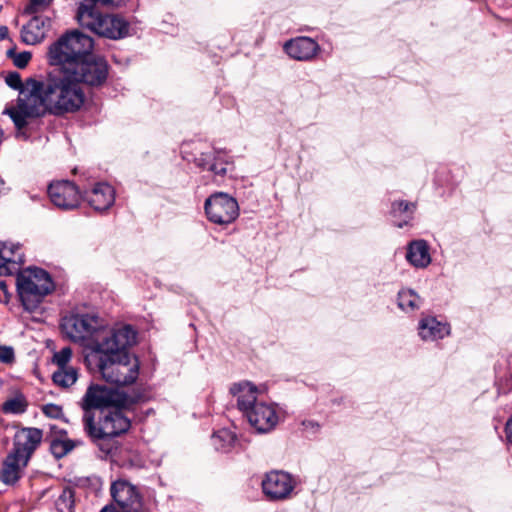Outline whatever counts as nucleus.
<instances>
[{
    "instance_id": "obj_24",
    "label": "nucleus",
    "mask_w": 512,
    "mask_h": 512,
    "mask_svg": "<svg viewBox=\"0 0 512 512\" xmlns=\"http://www.w3.org/2000/svg\"><path fill=\"white\" fill-rule=\"evenodd\" d=\"M406 258L415 267L424 268L428 266L431 262V257L426 241H412L408 246Z\"/></svg>"
},
{
    "instance_id": "obj_33",
    "label": "nucleus",
    "mask_w": 512,
    "mask_h": 512,
    "mask_svg": "<svg viewBox=\"0 0 512 512\" xmlns=\"http://www.w3.org/2000/svg\"><path fill=\"white\" fill-rule=\"evenodd\" d=\"M7 55L13 60L14 65L20 69L25 68L31 60V53L27 51L16 53L13 49H10L7 51Z\"/></svg>"
},
{
    "instance_id": "obj_36",
    "label": "nucleus",
    "mask_w": 512,
    "mask_h": 512,
    "mask_svg": "<svg viewBox=\"0 0 512 512\" xmlns=\"http://www.w3.org/2000/svg\"><path fill=\"white\" fill-rule=\"evenodd\" d=\"M14 358V349L11 346L0 345V362L9 364Z\"/></svg>"
},
{
    "instance_id": "obj_21",
    "label": "nucleus",
    "mask_w": 512,
    "mask_h": 512,
    "mask_svg": "<svg viewBox=\"0 0 512 512\" xmlns=\"http://www.w3.org/2000/svg\"><path fill=\"white\" fill-rule=\"evenodd\" d=\"M231 392L237 397L238 408L245 414L253 409L256 404L261 402L258 400L259 389L250 382H242L234 384Z\"/></svg>"
},
{
    "instance_id": "obj_44",
    "label": "nucleus",
    "mask_w": 512,
    "mask_h": 512,
    "mask_svg": "<svg viewBox=\"0 0 512 512\" xmlns=\"http://www.w3.org/2000/svg\"><path fill=\"white\" fill-rule=\"evenodd\" d=\"M4 188V181L0 178V192L3 190Z\"/></svg>"
},
{
    "instance_id": "obj_31",
    "label": "nucleus",
    "mask_w": 512,
    "mask_h": 512,
    "mask_svg": "<svg viewBox=\"0 0 512 512\" xmlns=\"http://www.w3.org/2000/svg\"><path fill=\"white\" fill-rule=\"evenodd\" d=\"M27 403L26 401L21 397H16L7 400L3 404V412L4 413H11V414H20L26 411Z\"/></svg>"
},
{
    "instance_id": "obj_13",
    "label": "nucleus",
    "mask_w": 512,
    "mask_h": 512,
    "mask_svg": "<svg viewBox=\"0 0 512 512\" xmlns=\"http://www.w3.org/2000/svg\"><path fill=\"white\" fill-rule=\"evenodd\" d=\"M48 195L51 202L63 210H71L78 207L81 199L77 186L68 180L51 183L48 187Z\"/></svg>"
},
{
    "instance_id": "obj_19",
    "label": "nucleus",
    "mask_w": 512,
    "mask_h": 512,
    "mask_svg": "<svg viewBox=\"0 0 512 512\" xmlns=\"http://www.w3.org/2000/svg\"><path fill=\"white\" fill-rule=\"evenodd\" d=\"M24 256L17 244L0 245V276L12 275L19 271Z\"/></svg>"
},
{
    "instance_id": "obj_14",
    "label": "nucleus",
    "mask_w": 512,
    "mask_h": 512,
    "mask_svg": "<svg viewBox=\"0 0 512 512\" xmlns=\"http://www.w3.org/2000/svg\"><path fill=\"white\" fill-rule=\"evenodd\" d=\"M295 487V481L290 474L282 471L267 473L262 481L264 494L270 500L287 499Z\"/></svg>"
},
{
    "instance_id": "obj_38",
    "label": "nucleus",
    "mask_w": 512,
    "mask_h": 512,
    "mask_svg": "<svg viewBox=\"0 0 512 512\" xmlns=\"http://www.w3.org/2000/svg\"><path fill=\"white\" fill-rule=\"evenodd\" d=\"M6 83L11 87V88H14V89H19L22 87V83H21V78L19 76L18 73L14 72V73H10L7 77H6Z\"/></svg>"
},
{
    "instance_id": "obj_27",
    "label": "nucleus",
    "mask_w": 512,
    "mask_h": 512,
    "mask_svg": "<svg viewBox=\"0 0 512 512\" xmlns=\"http://www.w3.org/2000/svg\"><path fill=\"white\" fill-rule=\"evenodd\" d=\"M78 378V371L74 367H64L58 368L57 371L53 373V381L56 385L68 388L72 386Z\"/></svg>"
},
{
    "instance_id": "obj_26",
    "label": "nucleus",
    "mask_w": 512,
    "mask_h": 512,
    "mask_svg": "<svg viewBox=\"0 0 512 512\" xmlns=\"http://www.w3.org/2000/svg\"><path fill=\"white\" fill-rule=\"evenodd\" d=\"M236 442L235 434L228 429H221L212 436V444L216 450L228 452Z\"/></svg>"
},
{
    "instance_id": "obj_4",
    "label": "nucleus",
    "mask_w": 512,
    "mask_h": 512,
    "mask_svg": "<svg viewBox=\"0 0 512 512\" xmlns=\"http://www.w3.org/2000/svg\"><path fill=\"white\" fill-rule=\"evenodd\" d=\"M76 18L82 27L100 37L117 40L128 35L129 23L118 15L101 13L93 0L80 2Z\"/></svg>"
},
{
    "instance_id": "obj_40",
    "label": "nucleus",
    "mask_w": 512,
    "mask_h": 512,
    "mask_svg": "<svg viewBox=\"0 0 512 512\" xmlns=\"http://www.w3.org/2000/svg\"><path fill=\"white\" fill-rule=\"evenodd\" d=\"M507 440L512 443V418L506 424Z\"/></svg>"
},
{
    "instance_id": "obj_29",
    "label": "nucleus",
    "mask_w": 512,
    "mask_h": 512,
    "mask_svg": "<svg viewBox=\"0 0 512 512\" xmlns=\"http://www.w3.org/2000/svg\"><path fill=\"white\" fill-rule=\"evenodd\" d=\"M56 509L59 512H73L74 493L71 489H64L55 502Z\"/></svg>"
},
{
    "instance_id": "obj_42",
    "label": "nucleus",
    "mask_w": 512,
    "mask_h": 512,
    "mask_svg": "<svg viewBox=\"0 0 512 512\" xmlns=\"http://www.w3.org/2000/svg\"><path fill=\"white\" fill-rule=\"evenodd\" d=\"M8 30L6 27H1L0 28V37L3 38L5 37V35L7 34Z\"/></svg>"
},
{
    "instance_id": "obj_25",
    "label": "nucleus",
    "mask_w": 512,
    "mask_h": 512,
    "mask_svg": "<svg viewBox=\"0 0 512 512\" xmlns=\"http://www.w3.org/2000/svg\"><path fill=\"white\" fill-rule=\"evenodd\" d=\"M51 430L53 435L50 441V450L55 458L60 459L75 448L76 442L68 439L66 432L62 430H56L55 427H51Z\"/></svg>"
},
{
    "instance_id": "obj_7",
    "label": "nucleus",
    "mask_w": 512,
    "mask_h": 512,
    "mask_svg": "<svg viewBox=\"0 0 512 512\" xmlns=\"http://www.w3.org/2000/svg\"><path fill=\"white\" fill-rule=\"evenodd\" d=\"M94 46L93 39L77 30L61 37L49 48V58L52 64L67 68L68 63L81 61L91 55Z\"/></svg>"
},
{
    "instance_id": "obj_39",
    "label": "nucleus",
    "mask_w": 512,
    "mask_h": 512,
    "mask_svg": "<svg viewBox=\"0 0 512 512\" xmlns=\"http://www.w3.org/2000/svg\"><path fill=\"white\" fill-rule=\"evenodd\" d=\"M410 207H414V205L406 201L394 202L392 204V213L396 215L397 212H407Z\"/></svg>"
},
{
    "instance_id": "obj_6",
    "label": "nucleus",
    "mask_w": 512,
    "mask_h": 512,
    "mask_svg": "<svg viewBox=\"0 0 512 512\" xmlns=\"http://www.w3.org/2000/svg\"><path fill=\"white\" fill-rule=\"evenodd\" d=\"M16 284L22 305L27 311H34L54 288L50 275L40 268L21 271Z\"/></svg>"
},
{
    "instance_id": "obj_43",
    "label": "nucleus",
    "mask_w": 512,
    "mask_h": 512,
    "mask_svg": "<svg viewBox=\"0 0 512 512\" xmlns=\"http://www.w3.org/2000/svg\"><path fill=\"white\" fill-rule=\"evenodd\" d=\"M100 512H114V510L110 509L109 507H104Z\"/></svg>"
},
{
    "instance_id": "obj_3",
    "label": "nucleus",
    "mask_w": 512,
    "mask_h": 512,
    "mask_svg": "<svg viewBox=\"0 0 512 512\" xmlns=\"http://www.w3.org/2000/svg\"><path fill=\"white\" fill-rule=\"evenodd\" d=\"M121 325L108 328L104 327L101 319L94 314H73L62 319L61 328L63 333L72 341L82 344L89 354L93 356L98 350L93 346L100 343L111 334H117Z\"/></svg>"
},
{
    "instance_id": "obj_10",
    "label": "nucleus",
    "mask_w": 512,
    "mask_h": 512,
    "mask_svg": "<svg viewBox=\"0 0 512 512\" xmlns=\"http://www.w3.org/2000/svg\"><path fill=\"white\" fill-rule=\"evenodd\" d=\"M67 71L73 72V78L78 81L80 85L89 86L102 85L108 76V64L102 57L90 55L89 57L78 61L68 63Z\"/></svg>"
},
{
    "instance_id": "obj_20",
    "label": "nucleus",
    "mask_w": 512,
    "mask_h": 512,
    "mask_svg": "<svg viewBox=\"0 0 512 512\" xmlns=\"http://www.w3.org/2000/svg\"><path fill=\"white\" fill-rule=\"evenodd\" d=\"M50 26V18L35 16L21 30L23 42L35 45L42 42Z\"/></svg>"
},
{
    "instance_id": "obj_32",
    "label": "nucleus",
    "mask_w": 512,
    "mask_h": 512,
    "mask_svg": "<svg viewBox=\"0 0 512 512\" xmlns=\"http://www.w3.org/2000/svg\"><path fill=\"white\" fill-rule=\"evenodd\" d=\"M52 2L53 0H30L24 9V13L31 15L43 12L51 6Z\"/></svg>"
},
{
    "instance_id": "obj_41",
    "label": "nucleus",
    "mask_w": 512,
    "mask_h": 512,
    "mask_svg": "<svg viewBox=\"0 0 512 512\" xmlns=\"http://www.w3.org/2000/svg\"><path fill=\"white\" fill-rule=\"evenodd\" d=\"M0 290H2L4 293H7V284L5 281H0Z\"/></svg>"
},
{
    "instance_id": "obj_34",
    "label": "nucleus",
    "mask_w": 512,
    "mask_h": 512,
    "mask_svg": "<svg viewBox=\"0 0 512 512\" xmlns=\"http://www.w3.org/2000/svg\"><path fill=\"white\" fill-rule=\"evenodd\" d=\"M72 356V350L70 347H64L60 351L54 353L53 362L58 366V368L69 367L68 362L70 361Z\"/></svg>"
},
{
    "instance_id": "obj_37",
    "label": "nucleus",
    "mask_w": 512,
    "mask_h": 512,
    "mask_svg": "<svg viewBox=\"0 0 512 512\" xmlns=\"http://www.w3.org/2000/svg\"><path fill=\"white\" fill-rule=\"evenodd\" d=\"M130 0H93L94 5H102L112 8H119L124 6Z\"/></svg>"
},
{
    "instance_id": "obj_2",
    "label": "nucleus",
    "mask_w": 512,
    "mask_h": 512,
    "mask_svg": "<svg viewBox=\"0 0 512 512\" xmlns=\"http://www.w3.org/2000/svg\"><path fill=\"white\" fill-rule=\"evenodd\" d=\"M42 87L46 93L48 112L51 114L73 113L80 110L85 103L83 86L75 81L71 70L59 68L49 73Z\"/></svg>"
},
{
    "instance_id": "obj_28",
    "label": "nucleus",
    "mask_w": 512,
    "mask_h": 512,
    "mask_svg": "<svg viewBox=\"0 0 512 512\" xmlns=\"http://www.w3.org/2000/svg\"><path fill=\"white\" fill-rule=\"evenodd\" d=\"M421 303V298L411 289H402L398 293V306L402 310H415L418 309Z\"/></svg>"
},
{
    "instance_id": "obj_5",
    "label": "nucleus",
    "mask_w": 512,
    "mask_h": 512,
    "mask_svg": "<svg viewBox=\"0 0 512 512\" xmlns=\"http://www.w3.org/2000/svg\"><path fill=\"white\" fill-rule=\"evenodd\" d=\"M42 85L44 80L29 79L20 90L16 106L6 109V113L18 129L27 125L28 118L39 117L48 111L46 93Z\"/></svg>"
},
{
    "instance_id": "obj_30",
    "label": "nucleus",
    "mask_w": 512,
    "mask_h": 512,
    "mask_svg": "<svg viewBox=\"0 0 512 512\" xmlns=\"http://www.w3.org/2000/svg\"><path fill=\"white\" fill-rule=\"evenodd\" d=\"M197 165L202 167L203 169H208L212 171L216 175L223 176L226 174L227 163L224 162H211L210 156L202 155L200 158L197 159Z\"/></svg>"
},
{
    "instance_id": "obj_1",
    "label": "nucleus",
    "mask_w": 512,
    "mask_h": 512,
    "mask_svg": "<svg viewBox=\"0 0 512 512\" xmlns=\"http://www.w3.org/2000/svg\"><path fill=\"white\" fill-rule=\"evenodd\" d=\"M136 341V332L130 325H121L117 334H111L95 343L98 352L86 356L89 365L94 364L101 377L117 386L133 384L139 376V360L127 349Z\"/></svg>"
},
{
    "instance_id": "obj_15",
    "label": "nucleus",
    "mask_w": 512,
    "mask_h": 512,
    "mask_svg": "<svg viewBox=\"0 0 512 512\" xmlns=\"http://www.w3.org/2000/svg\"><path fill=\"white\" fill-rule=\"evenodd\" d=\"M249 423L258 432L266 433L275 428L279 421V416L276 408L271 403L264 401L259 402L245 413Z\"/></svg>"
},
{
    "instance_id": "obj_35",
    "label": "nucleus",
    "mask_w": 512,
    "mask_h": 512,
    "mask_svg": "<svg viewBox=\"0 0 512 512\" xmlns=\"http://www.w3.org/2000/svg\"><path fill=\"white\" fill-rule=\"evenodd\" d=\"M41 410L47 417L50 418L58 419L63 415L62 407L52 403L43 405Z\"/></svg>"
},
{
    "instance_id": "obj_16",
    "label": "nucleus",
    "mask_w": 512,
    "mask_h": 512,
    "mask_svg": "<svg viewBox=\"0 0 512 512\" xmlns=\"http://www.w3.org/2000/svg\"><path fill=\"white\" fill-rule=\"evenodd\" d=\"M42 437V430L38 428H23L15 434L11 452L29 462Z\"/></svg>"
},
{
    "instance_id": "obj_12",
    "label": "nucleus",
    "mask_w": 512,
    "mask_h": 512,
    "mask_svg": "<svg viewBox=\"0 0 512 512\" xmlns=\"http://www.w3.org/2000/svg\"><path fill=\"white\" fill-rule=\"evenodd\" d=\"M111 496L119 507L118 512H143L142 497L137 488L125 480H117L110 488Z\"/></svg>"
},
{
    "instance_id": "obj_8",
    "label": "nucleus",
    "mask_w": 512,
    "mask_h": 512,
    "mask_svg": "<svg viewBox=\"0 0 512 512\" xmlns=\"http://www.w3.org/2000/svg\"><path fill=\"white\" fill-rule=\"evenodd\" d=\"M135 403L127 394L107 388L104 385H90L81 400V407L84 411L83 416L87 414L94 415L93 409L106 408H130Z\"/></svg>"
},
{
    "instance_id": "obj_17",
    "label": "nucleus",
    "mask_w": 512,
    "mask_h": 512,
    "mask_svg": "<svg viewBox=\"0 0 512 512\" xmlns=\"http://www.w3.org/2000/svg\"><path fill=\"white\" fill-rule=\"evenodd\" d=\"M286 53L299 61L311 60L319 52L318 43L309 37H297L285 43Z\"/></svg>"
},
{
    "instance_id": "obj_9",
    "label": "nucleus",
    "mask_w": 512,
    "mask_h": 512,
    "mask_svg": "<svg viewBox=\"0 0 512 512\" xmlns=\"http://www.w3.org/2000/svg\"><path fill=\"white\" fill-rule=\"evenodd\" d=\"M120 409L103 412L98 426L94 422V415L83 416L84 430L94 440L112 438L126 432L130 427V421Z\"/></svg>"
},
{
    "instance_id": "obj_23",
    "label": "nucleus",
    "mask_w": 512,
    "mask_h": 512,
    "mask_svg": "<svg viewBox=\"0 0 512 512\" xmlns=\"http://www.w3.org/2000/svg\"><path fill=\"white\" fill-rule=\"evenodd\" d=\"M449 334V327L434 317L423 318L419 322V335L425 341L442 339Z\"/></svg>"
},
{
    "instance_id": "obj_11",
    "label": "nucleus",
    "mask_w": 512,
    "mask_h": 512,
    "mask_svg": "<svg viewBox=\"0 0 512 512\" xmlns=\"http://www.w3.org/2000/svg\"><path fill=\"white\" fill-rule=\"evenodd\" d=\"M209 221L217 225H228L239 216V205L230 195L217 192L208 197L204 205Z\"/></svg>"
},
{
    "instance_id": "obj_18",
    "label": "nucleus",
    "mask_w": 512,
    "mask_h": 512,
    "mask_svg": "<svg viewBox=\"0 0 512 512\" xmlns=\"http://www.w3.org/2000/svg\"><path fill=\"white\" fill-rule=\"evenodd\" d=\"M88 204L96 211H104L112 206L115 200V191L107 183H97L85 193Z\"/></svg>"
},
{
    "instance_id": "obj_22",
    "label": "nucleus",
    "mask_w": 512,
    "mask_h": 512,
    "mask_svg": "<svg viewBox=\"0 0 512 512\" xmlns=\"http://www.w3.org/2000/svg\"><path fill=\"white\" fill-rule=\"evenodd\" d=\"M27 464L28 462L26 460L10 451L3 461L0 470L1 481L8 485L16 483L20 479L23 469Z\"/></svg>"
}]
</instances>
